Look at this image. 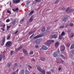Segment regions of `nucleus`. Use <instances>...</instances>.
I'll return each mask as SVG.
<instances>
[{
	"label": "nucleus",
	"mask_w": 74,
	"mask_h": 74,
	"mask_svg": "<svg viewBox=\"0 0 74 74\" xmlns=\"http://www.w3.org/2000/svg\"><path fill=\"white\" fill-rule=\"evenodd\" d=\"M12 64V62H9L8 64V65H7V67H10L11 66Z\"/></svg>",
	"instance_id": "13"
},
{
	"label": "nucleus",
	"mask_w": 74,
	"mask_h": 74,
	"mask_svg": "<svg viewBox=\"0 0 74 74\" xmlns=\"http://www.w3.org/2000/svg\"><path fill=\"white\" fill-rule=\"evenodd\" d=\"M61 10L62 11H65V10H66V8H65L64 7H63L61 8Z\"/></svg>",
	"instance_id": "30"
},
{
	"label": "nucleus",
	"mask_w": 74,
	"mask_h": 74,
	"mask_svg": "<svg viewBox=\"0 0 74 74\" xmlns=\"http://www.w3.org/2000/svg\"><path fill=\"white\" fill-rule=\"evenodd\" d=\"M7 40H10V38L11 37V36L8 35L7 36Z\"/></svg>",
	"instance_id": "27"
},
{
	"label": "nucleus",
	"mask_w": 74,
	"mask_h": 74,
	"mask_svg": "<svg viewBox=\"0 0 74 74\" xmlns=\"http://www.w3.org/2000/svg\"><path fill=\"white\" fill-rule=\"evenodd\" d=\"M64 26L63 25V26H61L60 27V29H63V28H64Z\"/></svg>",
	"instance_id": "34"
},
{
	"label": "nucleus",
	"mask_w": 74,
	"mask_h": 74,
	"mask_svg": "<svg viewBox=\"0 0 74 74\" xmlns=\"http://www.w3.org/2000/svg\"><path fill=\"white\" fill-rule=\"evenodd\" d=\"M30 55H33V51H30Z\"/></svg>",
	"instance_id": "33"
},
{
	"label": "nucleus",
	"mask_w": 74,
	"mask_h": 74,
	"mask_svg": "<svg viewBox=\"0 0 74 74\" xmlns=\"http://www.w3.org/2000/svg\"><path fill=\"white\" fill-rule=\"evenodd\" d=\"M50 42H54V40H50Z\"/></svg>",
	"instance_id": "49"
},
{
	"label": "nucleus",
	"mask_w": 74,
	"mask_h": 74,
	"mask_svg": "<svg viewBox=\"0 0 74 74\" xmlns=\"http://www.w3.org/2000/svg\"><path fill=\"white\" fill-rule=\"evenodd\" d=\"M35 47L37 48V49H38V48H39V46L38 45H36L35 46Z\"/></svg>",
	"instance_id": "46"
},
{
	"label": "nucleus",
	"mask_w": 74,
	"mask_h": 74,
	"mask_svg": "<svg viewBox=\"0 0 74 74\" xmlns=\"http://www.w3.org/2000/svg\"><path fill=\"white\" fill-rule=\"evenodd\" d=\"M66 34V33L64 32H62V33L61 35V36H64Z\"/></svg>",
	"instance_id": "24"
},
{
	"label": "nucleus",
	"mask_w": 74,
	"mask_h": 74,
	"mask_svg": "<svg viewBox=\"0 0 74 74\" xmlns=\"http://www.w3.org/2000/svg\"><path fill=\"white\" fill-rule=\"evenodd\" d=\"M10 27H11L10 26H7V28L8 29H8H10Z\"/></svg>",
	"instance_id": "54"
},
{
	"label": "nucleus",
	"mask_w": 74,
	"mask_h": 74,
	"mask_svg": "<svg viewBox=\"0 0 74 74\" xmlns=\"http://www.w3.org/2000/svg\"><path fill=\"white\" fill-rule=\"evenodd\" d=\"M45 30V27H43L41 29V32H44Z\"/></svg>",
	"instance_id": "17"
},
{
	"label": "nucleus",
	"mask_w": 74,
	"mask_h": 74,
	"mask_svg": "<svg viewBox=\"0 0 74 74\" xmlns=\"http://www.w3.org/2000/svg\"><path fill=\"white\" fill-rule=\"evenodd\" d=\"M46 74H51V72H49V71L47 72H46Z\"/></svg>",
	"instance_id": "48"
},
{
	"label": "nucleus",
	"mask_w": 74,
	"mask_h": 74,
	"mask_svg": "<svg viewBox=\"0 0 74 74\" xmlns=\"http://www.w3.org/2000/svg\"><path fill=\"white\" fill-rule=\"evenodd\" d=\"M41 48L43 49V50H47L48 49V47H47L43 45H42Z\"/></svg>",
	"instance_id": "6"
},
{
	"label": "nucleus",
	"mask_w": 74,
	"mask_h": 74,
	"mask_svg": "<svg viewBox=\"0 0 74 74\" xmlns=\"http://www.w3.org/2000/svg\"><path fill=\"white\" fill-rule=\"evenodd\" d=\"M10 19H7L6 20V22H10Z\"/></svg>",
	"instance_id": "37"
},
{
	"label": "nucleus",
	"mask_w": 74,
	"mask_h": 74,
	"mask_svg": "<svg viewBox=\"0 0 74 74\" xmlns=\"http://www.w3.org/2000/svg\"><path fill=\"white\" fill-rule=\"evenodd\" d=\"M40 1H41V0H36V1L38 3H40Z\"/></svg>",
	"instance_id": "40"
},
{
	"label": "nucleus",
	"mask_w": 74,
	"mask_h": 74,
	"mask_svg": "<svg viewBox=\"0 0 74 74\" xmlns=\"http://www.w3.org/2000/svg\"><path fill=\"white\" fill-rule=\"evenodd\" d=\"M31 60L32 62H34L35 61H36V60H35V59L34 58H32L31 59Z\"/></svg>",
	"instance_id": "41"
},
{
	"label": "nucleus",
	"mask_w": 74,
	"mask_h": 74,
	"mask_svg": "<svg viewBox=\"0 0 74 74\" xmlns=\"http://www.w3.org/2000/svg\"><path fill=\"white\" fill-rule=\"evenodd\" d=\"M40 40L38 39L36 40V43L37 45H39L40 44Z\"/></svg>",
	"instance_id": "10"
},
{
	"label": "nucleus",
	"mask_w": 74,
	"mask_h": 74,
	"mask_svg": "<svg viewBox=\"0 0 74 74\" xmlns=\"http://www.w3.org/2000/svg\"><path fill=\"white\" fill-rule=\"evenodd\" d=\"M1 29L2 30H3V31H4V30H5V29H4V28H1Z\"/></svg>",
	"instance_id": "56"
},
{
	"label": "nucleus",
	"mask_w": 74,
	"mask_h": 74,
	"mask_svg": "<svg viewBox=\"0 0 74 74\" xmlns=\"http://www.w3.org/2000/svg\"><path fill=\"white\" fill-rule=\"evenodd\" d=\"M60 1V0H57V1H56V2H55V4H57Z\"/></svg>",
	"instance_id": "29"
},
{
	"label": "nucleus",
	"mask_w": 74,
	"mask_h": 74,
	"mask_svg": "<svg viewBox=\"0 0 74 74\" xmlns=\"http://www.w3.org/2000/svg\"><path fill=\"white\" fill-rule=\"evenodd\" d=\"M23 58V57L22 56V57H20V59H22Z\"/></svg>",
	"instance_id": "62"
},
{
	"label": "nucleus",
	"mask_w": 74,
	"mask_h": 74,
	"mask_svg": "<svg viewBox=\"0 0 74 74\" xmlns=\"http://www.w3.org/2000/svg\"><path fill=\"white\" fill-rule=\"evenodd\" d=\"M14 68L13 69V70L14 71H15V70L14 69V68H15V67H16V66H17V63H15L14 64Z\"/></svg>",
	"instance_id": "22"
},
{
	"label": "nucleus",
	"mask_w": 74,
	"mask_h": 74,
	"mask_svg": "<svg viewBox=\"0 0 74 74\" xmlns=\"http://www.w3.org/2000/svg\"><path fill=\"white\" fill-rule=\"evenodd\" d=\"M33 17H31L30 18L29 20V22H32L33 21Z\"/></svg>",
	"instance_id": "18"
},
{
	"label": "nucleus",
	"mask_w": 74,
	"mask_h": 74,
	"mask_svg": "<svg viewBox=\"0 0 74 74\" xmlns=\"http://www.w3.org/2000/svg\"><path fill=\"white\" fill-rule=\"evenodd\" d=\"M61 51L62 52H64L65 49V47H64V46H61Z\"/></svg>",
	"instance_id": "8"
},
{
	"label": "nucleus",
	"mask_w": 74,
	"mask_h": 74,
	"mask_svg": "<svg viewBox=\"0 0 74 74\" xmlns=\"http://www.w3.org/2000/svg\"><path fill=\"white\" fill-rule=\"evenodd\" d=\"M11 45H12L11 42L9 41L6 43L5 45L6 47H10L11 46Z\"/></svg>",
	"instance_id": "2"
},
{
	"label": "nucleus",
	"mask_w": 74,
	"mask_h": 74,
	"mask_svg": "<svg viewBox=\"0 0 74 74\" xmlns=\"http://www.w3.org/2000/svg\"><path fill=\"white\" fill-rule=\"evenodd\" d=\"M23 53H24V54L26 56H27V55H28V53H27V51L23 49Z\"/></svg>",
	"instance_id": "7"
},
{
	"label": "nucleus",
	"mask_w": 74,
	"mask_h": 74,
	"mask_svg": "<svg viewBox=\"0 0 74 74\" xmlns=\"http://www.w3.org/2000/svg\"><path fill=\"white\" fill-rule=\"evenodd\" d=\"M53 37L54 38H57V35L54 34L53 35Z\"/></svg>",
	"instance_id": "26"
},
{
	"label": "nucleus",
	"mask_w": 74,
	"mask_h": 74,
	"mask_svg": "<svg viewBox=\"0 0 74 74\" xmlns=\"http://www.w3.org/2000/svg\"><path fill=\"white\" fill-rule=\"evenodd\" d=\"M12 10L14 12H15V11H19V9L18 8H17L15 10L14 9H12Z\"/></svg>",
	"instance_id": "15"
},
{
	"label": "nucleus",
	"mask_w": 74,
	"mask_h": 74,
	"mask_svg": "<svg viewBox=\"0 0 74 74\" xmlns=\"http://www.w3.org/2000/svg\"><path fill=\"white\" fill-rule=\"evenodd\" d=\"M5 24H3V25H2L3 27V29H4L5 28Z\"/></svg>",
	"instance_id": "45"
},
{
	"label": "nucleus",
	"mask_w": 74,
	"mask_h": 74,
	"mask_svg": "<svg viewBox=\"0 0 74 74\" xmlns=\"http://www.w3.org/2000/svg\"><path fill=\"white\" fill-rule=\"evenodd\" d=\"M3 59V57L0 54V61H1V60H2Z\"/></svg>",
	"instance_id": "28"
},
{
	"label": "nucleus",
	"mask_w": 74,
	"mask_h": 74,
	"mask_svg": "<svg viewBox=\"0 0 74 74\" xmlns=\"http://www.w3.org/2000/svg\"><path fill=\"white\" fill-rule=\"evenodd\" d=\"M25 74H29V71L27 70V69L25 70Z\"/></svg>",
	"instance_id": "20"
},
{
	"label": "nucleus",
	"mask_w": 74,
	"mask_h": 74,
	"mask_svg": "<svg viewBox=\"0 0 74 74\" xmlns=\"http://www.w3.org/2000/svg\"><path fill=\"white\" fill-rule=\"evenodd\" d=\"M70 46V44L69 43L67 45V47H69Z\"/></svg>",
	"instance_id": "51"
},
{
	"label": "nucleus",
	"mask_w": 74,
	"mask_h": 74,
	"mask_svg": "<svg viewBox=\"0 0 74 74\" xmlns=\"http://www.w3.org/2000/svg\"><path fill=\"white\" fill-rule=\"evenodd\" d=\"M50 28H51V27L50 26H48L47 27L48 29H50Z\"/></svg>",
	"instance_id": "59"
},
{
	"label": "nucleus",
	"mask_w": 74,
	"mask_h": 74,
	"mask_svg": "<svg viewBox=\"0 0 74 74\" xmlns=\"http://www.w3.org/2000/svg\"><path fill=\"white\" fill-rule=\"evenodd\" d=\"M71 27H73V24L72 23H70V25Z\"/></svg>",
	"instance_id": "31"
},
{
	"label": "nucleus",
	"mask_w": 74,
	"mask_h": 74,
	"mask_svg": "<svg viewBox=\"0 0 74 74\" xmlns=\"http://www.w3.org/2000/svg\"><path fill=\"white\" fill-rule=\"evenodd\" d=\"M53 55L55 57H56V56H57L58 55V53H57L55 52L54 53Z\"/></svg>",
	"instance_id": "16"
},
{
	"label": "nucleus",
	"mask_w": 74,
	"mask_h": 74,
	"mask_svg": "<svg viewBox=\"0 0 74 74\" xmlns=\"http://www.w3.org/2000/svg\"><path fill=\"white\" fill-rule=\"evenodd\" d=\"M46 44L47 45H48V46H49L51 45V43L50 40L47 41V42L46 43Z\"/></svg>",
	"instance_id": "9"
},
{
	"label": "nucleus",
	"mask_w": 74,
	"mask_h": 74,
	"mask_svg": "<svg viewBox=\"0 0 74 74\" xmlns=\"http://www.w3.org/2000/svg\"><path fill=\"white\" fill-rule=\"evenodd\" d=\"M12 23L13 24V26H14V25H15V21H13L12 22Z\"/></svg>",
	"instance_id": "44"
},
{
	"label": "nucleus",
	"mask_w": 74,
	"mask_h": 74,
	"mask_svg": "<svg viewBox=\"0 0 74 74\" xmlns=\"http://www.w3.org/2000/svg\"><path fill=\"white\" fill-rule=\"evenodd\" d=\"M62 35H59V40H62Z\"/></svg>",
	"instance_id": "19"
},
{
	"label": "nucleus",
	"mask_w": 74,
	"mask_h": 74,
	"mask_svg": "<svg viewBox=\"0 0 74 74\" xmlns=\"http://www.w3.org/2000/svg\"><path fill=\"white\" fill-rule=\"evenodd\" d=\"M21 73L23 74L25 73V72L24 71V70L23 69H22V70L21 71Z\"/></svg>",
	"instance_id": "38"
},
{
	"label": "nucleus",
	"mask_w": 74,
	"mask_h": 74,
	"mask_svg": "<svg viewBox=\"0 0 74 74\" xmlns=\"http://www.w3.org/2000/svg\"><path fill=\"white\" fill-rule=\"evenodd\" d=\"M21 21L22 22H23V21H25V18H23V19H22V20H21Z\"/></svg>",
	"instance_id": "61"
},
{
	"label": "nucleus",
	"mask_w": 74,
	"mask_h": 74,
	"mask_svg": "<svg viewBox=\"0 0 74 74\" xmlns=\"http://www.w3.org/2000/svg\"><path fill=\"white\" fill-rule=\"evenodd\" d=\"M46 34L45 33H44L42 34H39L38 35H37L35 36V37H34V39H36V38H39L43 36Z\"/></svg>",
	"instance_id": "1"
},
{
	"label": "nucleus",
	"mask_w": 74,
	"mask_h": 74,
	"mask_svg": "<svg viewBox=\"0 0 74 74\" xmlns=\"http://www.w3.org/2000/svg\"><path fill=\"white\" fill-rule=\"evenodd\" d=\"M5 41V36H4L3 38H2V42L1 44V46H3V45H4V43Z\"/></svg>",
	"instance_id": "5"
},
{
	"label": "nucleus",
	"mask_w": 74,
	"mask_h": 74,
	"mask_svg": "<svg viewBox=\"0 0 74 74\" xmlns=\"http://www.w3.org/2000/svg\"><path fill=\"white\" fill-rule=\"evenodd\" d=\"M58 53H60V51H59V49H58Z\"/></svg>",
	"instance_id": "63"
},
{
	"label": "nucleus",
	"mask_w": 74,
	"mask_h": 74,
	"mask_svg": "<svg viewBox=\"0 0 74 74\" xmlns=\"http://www.w3.org/2000/svg\"><path fill=\"white\" fill-rule=\"evenodd\" d=\"M13 3H16V0H13Z\"/></svg>",
	"instance_id": "35"
},
{
	"label": "nucleus",
	"mask_w": 74,
	"mask_h": 74,
	"mask_svg": "<svg viewBox=\"0 0 74 74\" xmlns=\"http://www.w3.org/2000/svg\"><path fill=\"white\" fill-rule=\"evenodd\" d=\"M13 53H14V51H11V53H10L11 55H12Z\"/></svg>",
	"instance_id": "39"
},
{
	"label": "nucleus",
	"mask_w": 74,
	"mask_h": 74,
	"mask_svg": "<svg viewBox=\"0 0 74 74\" xmlns=\"http://www.w3.org/2000/svg\"><path fill=\"white\" fill-rule=\"evenodd\" d=\"M74 10L73 9H71L70 10V12H74Z\"/></svg>",
	"instance_id": "32"
},
{
	"label": "nucleus",
	"mask_w": 74,
	"mask_h": 74,
	"mask_svg": "<svg viewBox=\"0 0 74 74\" xmlns=\"http://www.w3.org/2000/svg\"><path fill=\"white\" fill-rule=\"evenodd\" d=\"M71 32V29H68L67 31V32L68 33H70Z\"/></svg>",
	"instance_id": "53"
},
{
	"label": "nucleus",
	"mask_w": 74,
	"mask_h": 74,
	"mask_svg": "<svg viewBox=\"0 0 74 74\" xmlns=\"http://www.w3.org/2000/svg\"><path fill=\"white\" fill-rule=\"evenodd\" d=\"M34 13V11L32 10L31 12H30V13L29 14V15H32Z\"/></svg>",
	"instance_id": "21"
},
{
	"label": "nucleus",
	"mask_w": 74,
	"mask_h": 74,
	"mask_svg": "<svg viewBox=\"0 0 74 74\" xmlns=\"http://www.w3.org/2000/svg\"><path fill=\"white\" fill-rule=\"evenodd\" d=\"M51 71L52 73H54V70H53V69H51Z\"/></svg>",
	"instance_id": "52"
},
{
	"label": "nucleus",
	"mask_w": 74,
	"mask_h": 74,
	"mask_svg": "<svg viewBox=\"0 0 74 74\" xmlns=\"http://www.w3.org/2000/svg\"><path fill=\"white\" fill-rule=\"evenodd\" d=\"M74 44H73L71 45V46L70 48V49H74Z\"/></svg>",
	"instance_id": "14"
},
{
	"label": "nucleus",
	"mask_w": 74,
	"mask_h": 74,
	"mask_svg": "<svg viewBox=\"0 0 74 74\" xmlns=\"http://www.w3.org/2000/svg\"><path fill=\"white\" fill-rule=\"evenodd\" d=\"M53 37V35H51L50 37V38H51V39H52Z\"/></svg>",
	"instance_id": "47"
},
{
	"label": "nucleus",
	"mask_w": 74,
	"mask_h": 74,
	"mask_svg": "<svg viewBox=\"0 0 74 74\" xmlns=\"http://www.w3.org/2000/svg\"><path fill=\"white\" fill-rule=\"evenodd\" d=\"M18 71H19V69H17L15 72H17V73H18Z\"/></svg>",
	"instance_id": "58"
},
{
	"label": "nucleus",
	"mask_w": 74,
	"mask_h": 74,
	"mask_svg": "<svg viewBox=\"0 0 74 74\" xmlns=\"http://www.w3.org/2000/svg\"><path fill=\"white\" fill-rule=\"evenodd\" d=\"M63 21L64 22L66 21L68 19V16L67 15L64 16L62 17Z\"/></svg>",
	"instance_id": "3"
},
{
	"label": "nucleus",
	"mask_w": 74,
	"mask_h": 74,
	"mask_svg": "<svg viewBox=\"0 0 74 74\" xmlns=\"http://www.w3.org/2000/svg\"><path fill=\"white\" fill-rule=\"evenodd\" d=\"M36 67H37V69L38 70V69H41V68L40 67V66H39L38 67V66H37V65H36Z\"/></svg>",
	"instance_id": "43"
},
{
	"label": "nucleus",
	"mask_w": 74,
	"mask_h": 74,
	"mask_svg": "<svg viewBox=\"0 0 74 74\" xmlns=\"http://www.w3.org/2000/svg\"><path fill=\"white\" fill-rule=\"evenodd\" d=\"M22 46H20L19 47L15 49V51H18V50H19V49H22Z\"/></svg>",
	"instance_id": "12"
},
{
	"label": "nucleus",
	"mask_w": 74,
	"mask_h": 74,
	"mask_svg": "<svg viewBox=\"0 0 74 74\" xmlns=\"http://www.w3.org/2000/svg\"><path fill=\"white\" fill-rule=\"evenodd\" d=\"M69 8H67L66 10V12H67L69 11Z\"/></svg>",
	"instance_id": "50"
},
{
	"label": "nucleus",
	"mask_w": 74,
	"mask_h": 74,
	"mask_svg": "<svg viewBox=\"0 0 74 74\" xmlns=\"http://www.w3.org/2000/svg\"><path fill=\"white\" fill-rule=\"evenodd\" d=\"M60 56H62V59H65V57H64V56L63 55H61Z\"/></svg>",
	"instance_id": "42"
},
{
	"label": "nucleus",
	"mask_w": 74,
	"mask_h": 74,
	"mask_svg": "<svg viewBox=\"0 0 74 74\" xmlns=\"http://www.w3.org/2000/svg\"><path fill=\"white\" fill-rule=\"evenodd\" d=\"M20 1V0H16V3H19Z\"/></svg>",
	"instance_id": "36"
},
{
	"label": "nucleus",
	"mask_w": 74,
	"mask_h": 74,
	"mask_svg": "<svg viewBox=\"0 0 74 74\" xmlns=\"http://www.w3.org/2000/svg\"><path fill=\"white\" fill-rule=\"evenodd\" d=\"M68 27V24H66L65 26V28H67Z\"/></svg>",
	"instance_id": "55"
},
{
	"label": "nucleus",
	"mask_w": 74,
	"mask_h": 74,
	"mask_svg": "<svg viewBox=\"0 0 74 74\" xmlns=\"http://www.w3.org/2000/svg\"><path fill=\"white\" fill-rule=\"evenodd\" d=\"M38 71L41 73V74H45V71L42 70L41 68H38Z\"/></svg>",
	"instance_id": "4"
},
{
	"label": "nucleus",
	"mask_w": 74,
	"mask_h": 74,
	"mask_svg": "<svg viewBox=\"0 0 74 74\" xmlns=\"http://www.w3.org/2000/svg\"><path fill=\"white\" fill-rule=\"evenodd\" d=\"M28 66L29 67L30 69H32V66L30 65H29Z\"/></svg>",
	"instance_id": "57"
},
{
	"label": "nucleus",
	"mask_w": 74,
	"mask_h": 74,
	"mask_svg": "<svg viewBox=\"0 0 74 74\" xmlns=\"http://www.w3.org/2000/svg\"><path fill=\"white\" fill-rule=\"evenodd\" d=\"M59 43L58 42H57L55 44V46L56 48H58L59 45Z\"/></svg>",
	"instance_id": "11"
},
{
	"label": "nucleus",
	"mask_w": 74,
	"mask_h": 74,
	"mask_svg": "<svg viewBox=\"0 0 74 74\" xmlns=\"http://www.w3.org/2000/svg\"><path fill=\"white\" fill-rule=\"evenodd\" d=\"M40 59L42 60V61H44L45 60V59L44 58L41 57L40 58Z\"/></svg>",
	"instance_id": "23"
},
{
	"label": "nucleus",
	"mask_w": 74,
	"mask_h": 74,
	"mask_svg": "<svg viewBox=\"0 0 74 74\" xmlns=\"http://www.w3.org/2000/svg\"><path fill=\"white\" fill-rule=\"evenodd\" d=\"M74 36V34L73 33H71V36H70V37L71 38H73V37Z\"/></svg>",
	"instance_id": "25"
},
{
	"label": "nucleus",
	"mask_w": 74,
	"mask_h": 74,
	"mask_svg": "<svg viewBox=\"0 0 74 74\" xmlns=\"http://www.w3.org/2000/svg\"><path fill=\"white\" fill-rule=\"evenodd\" d=\"M36 40H34L33 41V44H35V43H36Z\"/></svg>",
	"instance_id": "64"
},
{
	"label": "nucleus",
	"mask_w": 74,
	"mask_h": 74,
	"mask_svg": "<svg viewBox=\"0 0 74 74\" xmlns=\"http://www.w3.org/2000/svg\"><path fill=\"white\" fill-rule=\"evenodd\" d=\"M7 12L8 13H9V14H11V12H10V11L8 10H7Z\"/></svg>",
	"instance_id": "60"
}]
</instances>
